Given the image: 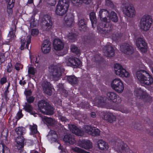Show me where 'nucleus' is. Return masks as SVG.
<instances>
[{"mask_svg":"<svg viewBox=\"0 0 153 153\" xmlns=\"http://www.w3.org/2000/svg\"><path fill=\"white\" fill-rule=\"evenodd\" d=\"M68 127L71 132L77 136H82L84 135V132L75 125L73 124L68 125Z\"/></svg>","mask_w":153,"mask_h":153,"instance_id":"4468645a","label":"nucleus"},{"mask_svg":"<svg viewBox=\"0 0 153 153\" xmlns=\"http://www.w3.org/2000/svg\"><path fill=\"white\" fill-rule=\"evenodd\" d=\"M48 135H51V140L52 141L56 142L58 138L57 135L55 131L53 130H51L49 131Z\"/></svg>","mask_w":153,"mask_h":153,"instance_id":"58836bf2","label":"nucleus"},{"mask_svg":"<svg viewBox=\"0 0 153 153\" xmlns=\"http://www.w3.org/2000/svg\"><path fill=\"white\" fill-rule=\"evenodd\" d=\"M84 126V130L85 132L88 133L89 134H92L91 130L93 127H92L90 125H85Z\"/></svg>","mask_w":153,"mask_h":153,"instance_id":"de8ad7c7","label":"nucleus"},{"mask_svg":"<svg viewBox=\"0 0 153 153\" xmlns=\"http://www.w3.org/2000/svg\"><path fill=\"white\" fill-rule=\"evenodd\" d=\"M132 128L134 129L140 130L141 129V125L139 123H134Z\"/></svg>","mask_w":153,"mask_h":153,"instance_id":"8fccbe9b","label":"nucleus"},{"mask_svg":"<svg viewBox=\"0 0 153 153\" xmlns=\"http://www.w3.org/2000/svg\"><path fill=\"white\" fill-rule=\"evenodd\" d=\"M52 87L47 88H44V90L45 93L49 95H51L52 92Z\"/></svg>","mask_w":153,"mask_h":153,"instance_id":"6e6d98bb","label":"nucleus"},{"mask_svg":"<svg viewBox=\"0 0 153 153\" xmlns=\"http://www.w3.org/2000/svg\"><path fill=\"white\" fill-rule=\"evenodd\" d=\"M57 86L58 88V89L60 90H62L64 91H66L63 88V85L62 83H59L57 85Z\"/></svg>","mask_w":153,"mask_h":153,"instance_id":"338daca9","label":"nucleus"},{"mask_svg":"<svg viewBox=\"0 0 153 153\" xmlns=\"http://www.w3.org/2000/svg\"><path fill=\"white\" fill-rule=\"evenodd\" d=\"M49 71L52 79L55 81L60 79L62 73L65 71V69L59 64L51 65L49 68Z\"/></svg>","mask_w":153,"mask_h":153,"instance_id":"f03ea898","label":"nucleus"},{"mask_svg":"<svg viewBox=\"0 0 153 153\" xmlns=\"http://www.w3.org/2000/svg\"><path fill=\"white\" fill-rule=\"evenodd\" d=\"M108 17L109 19H108V21H109V22L110 20L114 22H117L118 21V19L117 15L114 11H111L110 13H109L108 14Z\"/></svg>","mask_w":153,"mask_h":153,"instance_id":"cd10ccee","label":"nucleus"},{"mask_svg":"<svg viewBox=\"0 0 153 153\" xmlns=\"http://www.w3.org/2000/svg\"><path fill=\"white\" fill-rule=\"evenodd\" d=\"M87 23V22L85 19L79 18L78 25L80 30H83L84 31H85L86 30Z\"/></svg>","mask_w":153,"mask_h":153,"instance_id":"393cba45","label":"nucleus"},{"mask_svg":"<svg viewBox=\"0 0 153 153\" xmlns=\"http://www.w3.org/2000/svg\"><path fill=\"white\" fill-rule=\"evenodd\" d=\"M54 49L56 51H60L64 47V43L61 40L59 39L54 40L53 43Z\"/></svg>","mask_w":153,"mask_h":153,"instance_id":"412c9836","label":"nucleus"},{"mask_svg":"<svg viewBox=\"0 0 153 153\" xmlns=\"http://www.w3.org/2000/svg\"><path fill=\"white\" fill-rule=\"evenodd\" d=\"M108 11L105 9H102L100 10L99 12V16L100 19L105 22H109L106 17H108Z\"/></svg>","mask_w":153,"mask_h":153,"instance_id":"a211bd4d","label":"nucleus"},{"mask_svg":"<svg viewBox=\"0 0 153 153\" xmlns=\"http://www.w3.org/2000/svg\"><path fill=\"white\" fill-rule=\"evenodd\" d=\"M30 60L31 63H35L38 64L39 62L37 61V58L36 56L30 57Z\"/></svg>","mask_w":153,"mask_h":153,"instance_id":"bf43d9fd","label":"nucleus"},{"mask_svg":"<svg viewBox=\"0 0 153 153\" xmlns=\"http://www.w3.org/2000/svg\"><path fill=\"white\" fill-rule=\"evenodd\" d=\"M105 4L107 6L113 9H115V7L111 0H105Z\"/></svg>","mask_w":153,"mask_h":153,"instance_id":"09e8293b","label":"nucleus"},{"mask_svg":"<svg viewBox=\"0 0 153 153\" xmlns=\"http://www.w3.org/2000/svg\"><path fill=\"white\" fill-rule=\"evenodd\" d=\"M134 93L135 95L139 99H145L147 96V93L141 88L136 89Z\"/></svg>","mask_w":153,"mask_h":153,"instance_id":"aec40b11","label":"nucleus"},{"mask_svg":"<svg viewBox=\"0 0 153 153\" xmlns=\"http://www.w3.org/2000/svg\"><path fill=\"white\" fill-rule=\"evenodd\" d=\"M39 33V30L38 29H32L31 33L32 35L33 36H36Z\"/></svg>","mask_w":153,"mask_h":153,"instance_id":"0e129e2a","label":"nucleus"},{"mask_svg":"<svg viewBox=\"0 0 153 153\" xmlns=\"http://www.w3.org/2000/svg\"><path fill=\"white\" fill-rule=\"evenodd\" d=\"M120 51L127 55H130L134 52L133 45L131 43H123L120 46Z\"/></svg>","mask_w":153,"mask_h":153,"instance_id":"0eeeda50","label":"nucleus"},{"mask_svg":"<svg viewBox=\"0 0 153 153\" xmlns=\"http://www.w3.org/2000/svg\"><path fill=\"white\" fill-rule=\"evenodd\" d=\"M25 139L22 136H18L16 139V146L19 150H21L24 145Z\"/></svg>","mask_w":153,"mask_h":153,"instance_id":"b1692460","label":"nucleus"},{"mask_svg":"<svg viewBox=\"0 0 153 153\" xmlns=\"http://www.w3.org/2000/svg\"><path fill=\"white\" fill-rule=\"evenodd\" d=\"M7 136H1V145H2V143L5 144H7L8 143L7 140Z\"/></svg>","mask_w":153,"mask_h":153,"instance_id":"603ef678","label":"nucleus"},{"mask_svg":"<svg viewBox=\"0 0 153 153\" xmlns=\"http://www.w3.org/2000/svg\"><path fill=\"white\" fill-rule=\"evenodd\" d=\"M68 65L70 66H74L77 67L81 64L80 61L78 58L71 57L68 59Z\"/></svg>","mask_w":153,"mask_h":153,"instance_id":"6ab92c4d","label":"nucleus"},{"mask_svg":"<svg viewBox=\"0 0 153 153\" xmlns=\"http://www.w3.org/2000/svg\"><path fill=\"white\" fill-rule=\"evenodd\" d=\"M38 105L40 111L45 114L52 115L53 114V108L49 103L44 100L38 102Z\"/></svg>","mask_w":153,"mask_h":153,"instance_id":"7ed1b4c3","label":"nucleus"},{"mask_svg":"<svg viewBox=\"0 0 153 153\" xmlns=\"http://www.w3.org/2000/svg\"><path fill=\"white\" fill-rule=\"evenodd\" d=\"M121 7L124 13L127 16L133 17L135 16L136 11L134 7L131 5L128 4H122Z\"/></svg>","mask_w":153,"mask_h":153,"instance_id":"423d86ee","label":"nucleus"},{"mask_svg":"<svg viewBox=\"0 0 153 153\" xmlns=\"http://www.w3.org/2000/svg\"><path fill=\"white\" fill-rule=\"evenodd\" d=\"M42 87L44 89V88H47L52 87V86L50 82H45L42 84Z\"/></svg>","mask_w":153,"mask_h":153,"instance_id":"864d4df0","label":"nucleus"},{"mask_svg":"<svg viewBox=\"0 0 153 153\" xmlns=\"http://www.w3.org/2000/svg\"><path fill=\"white\" fill-rule=\"evenodd\" d=\"M136 44L137 47L142 52L145 53L146 52L147 46L143 37L140 36L137 39Z\"/></svg>","mask_w":153,"mask_h":153,"instance_id":"9d476101","label":"nucleus"},{"mask_svg":"<svg viewBox=\"0 0 153 153\" xmlns=\"http://www.w3.org/2000/svg\"><path fill=\"white\" fill-rule=\"evenodd\" d=\"M114 71L116 74L122 77H128L129 74L119 64H116L114 65Z\"/></svg>","mask_w":153,"mask_h":153,"instance_id":"1a4fd4ad","label":"nucleus"},{"mask_svg":"<svg viewBox=\"0 0 153 153\" xmlns=\"http://www.w3.org/2000/svg\"><path fill=\"white\" fill-rule=\"evenodd\" d=\"M15 0H9L7 5V11L8 13L10 15L13 13L12 8L14 5Z\"/></svg>","mask_w":153,"mask_h":153,"instance_id":"2f4dec72","label":"nucleus"},{"mask_svg":"<svg viewBox=\"0 0 153 153\" xmlns=\"http://www.w3.org/2000/svg\"><path fill=\"white\" fill-rule=\"evenodd\" d=\"M112 88L118 93L123 92L124 89V85L122 80L119 78H116L111 82Z\"/></svg>","mask_w":153,"mask_h":153,"instance_id":"39448f33","label":"nucleus"},{"mask_svg":"<svg viewBox=\"0 0 153 153\" xmlns=\"http://www.w3.org/2000/svg\"><path fill=\"white\" fill-rule=\"evenodd\" d=\"M30 129L31 132L30 134L34 135L38 132L37 130V126L36 124H33V126L30 125Z\"/></svg>","mask_w":153,"mask_h":153,"instance_id":"ea45409f","label":"nucleus"},{"mask_svg":"<svg viewBox=\"0 0 153 153\" xmlns=\"http://www.w3.org/2000/svg\"><path fill=\"white\" fill-rule=\"evenodd\" d=\"M91 131L92 134H90L92 136H99L100 134V131L99 130L95 127H93Z\"/></svg>","mask_w":153,"mask_h":153,"instance_id":"a19ab883","label":"nucleus"},{"mask_svg":"<svg viewBox=\"0 0 153 153\" xmlns=\"http://www.w3.org/2000/svg\"><path fill=\"white\" fill-rule=\"evenodd\" d=\"M63 140L65 142L68 143L70 144H73L75 142L74 136L70 134H67L65 135Z\"/></svg>","mask_w":153,"mask_h":153,"instance_id":"bb28decb","label":"nucleus"},{"mask_svg":"<svg viewBox=\"0 0 153 153\" xmlns=\"http://www.w3.org/2000/svg\"><path fill=\"white\" fill-rule=\"evenodd\" d=\"M25 128L23 127H19L15 129V131L18 135L22 136L25 134Z\"/></svg>","mask_w":153,"mask_h":153,"instance_id":"4c0bfd02","label":"nucleus"},{"mask_svg":"<svg viewBox=\"0 0 153 153\" xmlns=\"http://www.w3.org/2000/svg\"><path fill=\"white\" fill-rule=\"evenodd\" d=\"M97 145L99 149L101 150L107 149L108 148L107 143L102 140H99L97 141Z\"/></svg>","mask_w":153,"mask_h":153,"instance_id":"c756f323","label":"nucleus"},{"mask_svg":"<svg viewBox=\"0 0 153 153\" xmlns=\"http://www.w3.org/2000/svg\"><path fill=\"white\" fill-rule=\"evenodd\" d=\"M137 79L140 83L146 85H150L153 82V78L149 73L146 71L140 70L136 74Z\"/></svg>","mask_w":153,"mask_h":153,"instance_id":"f257e3e1","label":"nucleus"},{"mask_svg":"<svg viewBox=\"0 0 153 153\" xmlns=\"http://www.w3.org/2000/svg\"><path fill=\"white\" fill-rule=\"evenodd\" d=\"M71 1L75 5L77 6L81 5L82 3L87 4H89L91 1V0H71Z\"/></svg>","mask_w":153,"mask_h":153,"instance_id":"7c9ffc66","label":"nucleus"},{"mask_svg":"<svg viewBox=\"0 0 153 153\" xmlns=\"http://www.w3.org/2000/svg\"><path fill=\"white\" fill-rule=\"evenodd\" d=\"M74 21V16L71 13H68L64 18V24L67 27L71 26Z\"/></svg>","mask_w":153,"mask_h":153,"instance_id":"f3484780","label":"nucleus"},{"mask_svg":"<svg viewBox=\"0 0 153 153\" xmlns=\"http://www.w3.org/2000/svg\"><path fill=\"white\" fill-rule=\"evenodd\" d=\"M2 152L3 153H10V151L8 148L4 144L2 143Z\"/></svg>","mask_w":153,"mask_h":153,"instance_id":"3c124183","label":"nucleus"},{"mask_svg":"<svg viewBox=\"0 0 153 153\" xmlns=\"http://www.w3.org/2000/svg\"><path fill=\"white\" fill-rule=\"evenodd\" d=\"M31 37L30 36H27L26 39V45L25 47L27 48L28 50V45L30 44L31 42Z\"/></svg>","mask_w":153,"mask_h":153,"instance_id":"052dcab7","label":"nucleus"},{"mask_svg":"<svg viewBox=\"0 0 153 153\" xmlns=\"http://www.w3.org/2000/svg\"><path fill=\"white\" fill-rule=\"evenodd\" d=\"M24 94L27 97V96H30L32 94V92L31 90H25L24 92Z\"/></svg>","mask_w":153,"mask_h":153,"instance_id":"69168bd1","label":"nucleus"},{"mask_svg":"<svg viewBox=\"0 0 153 153\" xmlns=\"http://www.w3.org/2000/svg\"><path fill=\"white\" fill-rule=\"evenodd\" d=\"M12 65L10 63H9L8 65L7 66V72H10L12 70Z\"/></svg>","mask_w":153,"mask_h":153,"instance_id":"774afa93","label":"nucleus"},{"mask_svg":"<svg viewBox=\"0 0 153 153\" xmlns=\"http://www.w3.org/2000/svg\"><path fill=\"white\" fill-rule=\"evenodd\" d=\"M58 4L62 6H67L68 8L69 6V0H59Z\"/></svg>","mask_w":153,"mask_h":153,"instance_id":"49530a36","label":"nucleus"},{"mask_svg":"<svg viewBox=\"0 0 153 153\" xmlns=\"http://www.w3.org/2000/svg\"><path fill=\"white\" fill-rule=\"evenodd\" d=\"M122 34L120 33H117L115 34H113L112 37L113 39L115 40H118L121 38Z\"/></svg>","mask_w":153,"mask_h":153,"instance_id":"a18cd8bd","label":"nucleus"},{"mask_svg":"<svg viewBox=\"0 0 153 153\" xmlns=\"http://www.w3.org/2000/svg\"><path fill=\"white\" fill-rule=\"evenodd\" d=\"M104 119L110 123H113L115 121L116 117L112 113H109L104 117Z\"/></svg>","mask_w":153,"mask_h":153,"instance_id":"c85d7f7f","label":"nucleus"},{"mask_svg":"<svg viewBox=\"0 0 153 153\" xmlns=\"http://www.w3.org/2000/svg\"><path fill=\"white\" fill-rule=\"evenodd\" d=\"M68 36V40L71 42H74L76 40L77 35L75 33H69Z\"/></svg>","mask_w":153,"mask_h":153,"instance_id":"e433bc0d","label":"nucleus"},{"mask_svg":"<svg viewBox=\"0 0 153 153\" xmlns=\"http://www.w3.org/2000/svg\"><path fill=\"white\" fill-rule=\"evenodd\" d=\"M67 79L69 82L72 85H75L77 83V79L74 76H67Z\"/></svg>","mask_w":153,"mask_h":153,"instance_id":"c9c22d12","label":"nucleus"},{"mask_svg":"<svg viewBox=\"0 0 153 153\" xmlns=\"http://www.w3.org/2000/svg\"><path fill=\"white\" fill-rule=\"evenodd\" d=\"M103 52L104 55L108 57H111L114 56V49L110 45L105 46L103 48Z\"/></svg>","mask_w":153,"mask_h":153,"instance_id":"dca6fc26","label":"nucleus"},{"mask_svg":"<svg viewBox=\"0 0 153 153\" xmlns=\"http://www.w3.org/2000/svg\"><path fill=\"white\" fill-rule=\"evenodd\" d=\"M72 149L73 151L78 153H90L89 152H86L84 150L77 147L72 148Z\"/></svg>","mask_w":153,"mask_h":153,"instance_id":"79ce46f5","label":"nucleus"},{"mask_svg":"<svg viewBox=\"0 0 153 153\" xmlns=\"http://www.w3.org/2000/svg\"><path fill=\"white\" fill-rule=\"evenodd\" d=\"M24 109L26 111L29 112L30 114L33 115L34 117H36L37 115L40 116V115L37 114L33 111V108L32 105L30 104L27 102L25 103V105L24 107Z\"/></svg>","mask_w":153,"mask_h":153,"instance_id":"a878e982","label":"nucleus"},{"mask_svg":"<svg viewBox=\"0 0 153 153\" xmlns=\"http://www.w3.org/2000/svg\"><path fill=\"white\" fill-rule=\"evenodd\" d=\"M23 116V115L22 114V110H20L16 114V119L17 120H19L21 118H22Z\"/></svg>","mask_w":153,"mask_h":153,"instance_id":"e2e57ef3","label":"nucleus"},{"mask_svg":"<svg viewBox=\"0 0 153 153\" xmlns=\"http://www.w3.org/2000/svg\"><path fill=\"white\" fill-rule=\"evenodd\" d=\"M116 145H117L115 148L120 153H128L129 152H130V150L128 147L123 142H116Z\"/></svg>","mask_w":153,"mask_h":153,"instance_id":"f8f14e48","label":"nucleus"},{"mask_svg":"<svg viewBox=\"0 0 153 153\" xmlns=\"http://www.w3.org/2000/svg\"><path fill=\"white\" fill-rule=\"evenodd\" d=\"M153 22L151 16L145 15L141 18L140 22V27L141 30L146 31L149 30L152 25Z\"/></svg>","mask_w":153,"mask_h":153,"instance_id":"20e7f679","label":"nucleus"},{"mask_svg":"<svg viewBox=\"0 0 153 153\" xmlns=\"http://www.w3.org/2000/svg\"><path fill=\"white\" fill-rule=\"evenodd\" d=\"M104 25V28H102V30L104 31H105L107 33H109L113 30V26L111 24H110L108 22H107Z\"/></svg>","mask_w":153,"mask_h":153,"instance_id":"72a5a7b5","label":"nucleus"},{"mask_svg":"<svg viewBox=\"0 0 153 153\" xmlns=\"http://www.w3.org/2000/svg\"><path fill=\"white\" fill-rule=\"evenodd\" d=\"M26 42V40H25V39L22 38L21 39V50H22L24 49L25 48V45Z\"/></svg>","mask_w":153,"mask_h":153,"instance_id":"680f3d73","label":"nucleus"},{"mask_svg":"<svg viewBox=\"0 0 153 153\" xmlns=\"http://www.w3.org/2000/svg\"><path fill=\"white\" fill-rule=\"evenodd\" d=\"M26 100L28 104L31 103L33 102L35 100V97L33 96L26 97Z\"/></svg>","mask_w":153,"mask_h":153,"instance_id":"5fc2aeb1","label":"nucleus"},{"mask_svg":"<svg viewBox=\"0 0 153 153\" xmlns=\"http://www.w3.org/2000/svg\"><path fill=\"white\" fill-rule=\"evenodd\" d=\"M42 29L44 30H49L52 27V22L50 16L45 15L42 18Z\"/></svg>","mask_w":153,"mask_h":153,"instance_id":"6e6552de","label":"nucleus"},{"mask_svg":"<svg viewBox=\"0 0 153 153\" xmlns=\"http://www.w3.org/2000/svg\"><path fill=\"white\" fill-rule=\"evenodd\" d=\"M39 116L41 117L42 120L44 123H47L50 126H53L57 123V121L54 119L43 116H41L40 115Z\"/></svg>","mask_w":153,"mask_h":153,"instance_id":"4be33fe9","label":"nucleus"},{"mask_svg":"<svg viewBox=\"0 0 153 153\" xmlns=\"http://www.w3.org/2000/svg\"><path fill=\"white\" fill-rule=\"evenodd\" d=\"M89 17L91 21L92 27H95L97 22L95 13L94 12L91 13L89 14Z\"/></svg>","mask_w":153,"mask_h":153,"instance_id":"473e14b6","label":"nucleus"},{"mask_svg":"<svg viewBox=\"0 0 153 153\" xmlns=\"http://www.w3.org/2000/svg\"><path fill=\"white\" fill-rule=\"evenodd\" d=\"M28 72L29 74L34 75L36 73V71L34 68L32 67H30L28 68Z\"/></svg>","mask_w":153,"mask_h":153,"instance_id":"4d7b16f0","label":"nucleus"},{"mask_svg":"<svg viewBox=\"0 0 153 153\" xmlns=\"http://www.w3.org/2000/svg\"><path fill=\"white\" fill-rule=\"evenodd\" d=\"M95 103L98 107H103L105 104L103 98L101 97H99L96 100Z\"/></svg>","mask_w":153,"mask_h":153,"instance_id":"f704fd0d","label":"nucleus"},{"mask_svg":"<svg viewBox=\"0 0 153 153\" xmlns=\"http://www.w3.org/2000/svg\"><path fill=\"white\" fill-rule=\"evenodd\" d=\"M57 115L58 116L59 119L62 122H64L65 123L68 121V119L65 117L63 116L62 114L60 112H58Z\"/></svg>","mask_w":153,"mask_h":153,"instance_id":"c03bdc74","label":"nucleus"},{"mask_svg":"<svg viewBox=\"0 0 153 153\" xmlns=\"http://www.w3.org/2000/svg\"><path fill=\"white\" fill-rule=\"evenodd\" d=\"M68 8V5L62 6L58 4L55 10V13L58 15L63 16L67 12Z\"/></svg>","mask_w":153,"mask_h":153,"instance_id":"2eb2a0df","label":"nucleus"},{"mask_svg":"<svg viewBox=\"0 0 153 153\" xmlns=\"http://www.w3.org/2000/svg\"><path fill=\"white\" fill-rule=\"evenodd\" d=\"M71 51L78 55L80 53V50L78 48L74 45H72L71 46Z\"/></svg>","mask_w":153,"mask_h":153,"instance_id":"37998d69","label":"nucleus"},{"mask_svg":"<svg viewBox=\"0 0 153 153\" xmlns=\"http://www.w3.org/2000/svg\"><path fill=\"white\" fill-rule=\"evenodd\" d=\"M51 43L49 40L48 39L45 40L41 46L42 51L44 54L48 53L51 50Z\"/></svg>","mask_w":153,"mask_h":153,"instance_id":"ddd939ff","label":"nucleus"},{"mask_svg":"<svg viewBox=\"0 0 153 153\" xmlns=\"http://www.w3.org/2000/svg\"><path fill=\"white\" fill-rule=\"evenodd\" d=\"M46 1L51 6H54L56 3V0H46Z\"/></svg>","mask_w":153,"mask_h":153,"instance_id":"13d9d810","label":"nucleus"},{"mask_svg":"<svg viewBox=\"0 0 153 153\" xmlns=\"http://www.w3.org/2000/svg\"><path fill=\"white\" fill-rule=\"evenodd\" d=\"M106 98L108 100L117 104L120 103L122 101L121 98L113 92H108L107 94Z\"/></svg>","mask_w":153,"mask_h":153,"instance_id":"9b49d317","label":"nucleus"},{"mask_svg":"<svg viewBox=\"0 0 153 153\" xmlns=\"http://www.w3.org/2000/svg\"><path fill=\"white\" fill-rule=\"evenodd\" d=\"M79 146L86 150L89 149L92 147V143L88 140H83L79 144Z\"/></svg>","mask_w":153,"mask_h":153,"instance_id":"5701e85b","label":"nucleus"}]
</instances>
